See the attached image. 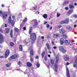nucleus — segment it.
<instances>
[{
  "label": "nucleus",
  "mask_w": 77,
  "mask_h": 77,
  "mask_svg": "<svg viewBox=\"0 0 77 77\" xmlns=\"http://www.w3.org/2000/svg\"><path fill=\"white\" fill-rule=\"evenodd\" d=\"M32 27H30L29 29V34L31 35L30 39L31 40L32 44H33V43H34V42H35V41L36 40V35L35 33H32L31 34V32H32Z\"/></svg>",
  "instance_id": "1"
},
{
  "label": "nucleus",
  "mask_w": 77,
  "mask_h": 77,
  "mask_svg": "<svg viewBox=\"0 0 77 77\" xmlns=\"http://www.w3.org/2000/svg\"><path fill=\"white\" fill-rule=\"evenodd\" d=\"M59 57H57L56 58V61L54 65V69L55 71L56 72L57 71V68L58 67V64H57V62H58V60H59Z\"/></svg>",
  "instance_id": "2"
},
{
  "label": "nucleus",
  "mask_w": 77,
  "mask_h": 77,
  "mask_svg": "<svg viewBox=\"0 0 77 77\" xmlns=\"http://www.w3.org/2000/svg\"><path fill=\"white\" fill-rule=\"evenodd\" d=\"M8 22L9 23H11L12 26H14L15 24V22L14 21V20H13L12 21V18L11 16H9L8 19Z\"/></svg>",
  "instance_id": "3"
},
{
  "label": "nucleus",
  "mask_w": 77,
  "mask_h": 77,
  "mask_svg": "<svg viewBox=\"0 0 77 77\" xmlns=\"http://www.w3.org/2000/svg\"><path fill=\"white\" fill-rule=\"evenodd\" d=\"M59 48L60 51L62 52L63 53H65L66 52V50L64 49V48L62 46H60L59 47Z\"/></svg>",
  "instance_id": "4"
},
{
  "label": "nucleus",
  "mask_w": 77,
  "mask_h": 77,
  "mask_svg": "<svg viewBox=\"0 0 77 77\" xmlns=\"http://www.w3.org/2000/svg\"><path fill=\"white\" fill-rule=\"evenodd\" d=\"M30 61L31 62H33V59H32V57H33V49H32L30 50Z\"/></svg>",
  "instance_id": "5"
},
{
  "label": "nucleus",
  "mask_w": 77,
  "mask_h": 77,
  "mask_svg": "<svg viewBox=\"0 0 77 77\" xmlns=\"http://www.w3.org/2000/svg\"><path fill=\"white\" fill-rule=\"evenodd\" d=\"M18 57V55L17 54H14L12 55L11 57L9 58V60H11L13 59H15Z\"/></svg>",
  "instance_id": "6"
},
{
  "label": "nucleus",
  "mask_w": 77,
  "mask_h": 77,
  "mask_svg": "<svg viewBox=\"0 0 77 77\" xmlns=\"http://www.w3.org/2000/svg\"><path fill=\"white\" fill-rule=\"evenodd\" d=\"M0 14H2L3 19H4V18H6L8 17V14L5 13H3V12L1 11H0Z\"/></svg>",
  "instance_id": "7"
},
{
  "label": "nucleus",
  "mask_w": 77,
  "mask_h": 77,
  "mask_svg": "<svg viewBox=\"0 0 77 77\" xmlns=\"http://www.w3.org/2000/svg\"><path fill=\"white\" fill-rule=\"evenodd\" d=\"M4 38L2 34H0V44L3 43V41H4Z\"/></svg>",
  "instance_id": "8"
},
{
  "label": "nucleus",
  "mask_w": 77,
  "mask_h": 77,
  "mask_svg": "<svg viewBox=\"0 0 77 77\" xmlns=\"http://www.w3.org/2000/svg\"><path fill=\"white\" fill-rule=\"evenodd\" d=\"M75 58L76 59L75 61V63L73 64V66L75 67V68H76L77 66V56H76L75 57Z\"/></svg>",
  "instance_id": "9"
},
{
  "label": "nucleus",
  "mask_w": 77,
  "mask_h": 77,
  "mask_svg": "<svg viewBox=\"0 0 77 77\" xmlns=\"http://www.w3.org/2000/svg\"><path fill=\"white\" fill-rule=\"evenodd\" d=\"M64 60H65V61H68L69 60V57H68V56L66 55H65L64 56H63Z\"/></svg>",
  "instance_id": "10"
},
{
  "label": "nucleus",
  "mask_w": 77,
  "mask_h": 77,
  "mask_svg": "<svg viewBox=\"0 0 77 77\" xmlns=\"http://www.w3.org/2000/svg\"><path fill=\"white\" fill-rule=\"evenodd\" d=\"M10 54V51L9 50H7L5 52V58H7V57H8V56Z\"/></svg>",
  "instance_id": "11"
},
{
  "label": "nucleus",
  "mask_w": 77,
  "mask_h": 77,
  "mask_svg": "<svg viewBox=\"0 0 77 77\" xmlns=\"http://www.w3.org/2000/svg\"><path fill=\"white\" fill-rule=\"evenodd\" d=\"M32 23H34V26H37V24H38V21L37 20H33L32 21Z\"/></svg>",
  "instance_id": "12"
},
{
  "label": "nucleus",
  "mask_w": 77,
  "mask_h": 77,
  "mask_svg": "<svg viewBox=\"0 0 77 77\" xmlns=\"http://www.w3.org/2000/svg\"><path fill=\"white\" fill-rule=\"evenodd\" d=\"M66 77H70V75L69 74V70L68 68L66 69Z\"/></svg>",
  "instance_id": "13"
},
{
  "label": "nucleus",
  "mask_w": 77,
  "mask_h": 77,
  "mask_svg": "<svg viewBox=\"0 0 77 77\" xmlns=\"http://www.w3.org/2000/svg\"><path fill=\"white\" fill-rule=\"evenodd\" d=\"M59 31V33H61V34H63V33H64L65 32V30L63 29H60Z\"/></svg>",
  "instance_id": "14"
},
{
  "label": "nucleus",
  "mask_w": 77,
  "mask_h": 77,
  "mask_svg": "<svg viewBox=\"0 0 77 77\" xmlns=\"http://www.w3.org/2000/svg\"><path fill=\"white\" fill-rule=\"evenodd\" d=\"M72 11H73V10H70L68 12L67 14V16H69L70 14H72Z\"/></svg>",
  "instance_id": "15"
},
{
  "label": "nucleus",
  "mask_w": 77,
  "mask_h": 77,
  "mask_svg": "<svg viewBox=\"0 0 77 77\" xmlns=\"http://www.w3.org/2000/svg\"><path fill=\"white\" fill-rule=\"evenodd\" d=\"M66 29H67L68 30H69V31H71V30H72V28H71L70 26H68L66 27Z\"/></svg>",
  "instance_id": "16"
},
{
  "label": "nucleus",
  "mask_w": 77,
  "mask_h": 77,
  "mask_svg": "<svg viewBox=\"0 0 77 77\" xmlns=\"http://www.w3.org/2000/svg\"><path fill=\"white\" fill-rule=\"evenodd\" d=\"M59 36V35H57V34H54L53 35V37L54 38H58Z\"/></svg>",
  "instance_id": "17"
},
{
  "label": "nucleus",
  "mask_w": 77,
  "mask_h": 77,
  "mask_svg": "<svg viewBox=\"0 0 77 77\" xmlns=\"http://www.w3.org/2000/svg\"><path fill=\"white\" fill-rule=\"evenodd\" d=\"M64 42V39L63 38H61L60 39V43L61 45L63 44V43Z\"/></svg>",
  "instance_id": "18"
},
{
  "label": "nucleus",
  "mask_w": 77,
  "mask_h": 77,
  "mask_svg": "<svg viewBox=\"0 0 77 77\" xmlns=\"http://www.w3.org/2000/svg\"><path fill=\"white\" fill-rule=\"evenodd\" d=\"M48 16V15H47V14H45L43 15V17L45 18V19H46L47 18V17Z\"/></svg>",
  "instance_id": "19"
},
{
  "label": "nucleus",
  "mask_w": 77,
  "mask_h": 77,
  "mask_svg": "<svg viewBox=\"0 0 77 77\" xmlns=\"http://www.w3.org/2000/svg\"><path fill=\"white\" fill-rule=\"evenodd\" d=\"M26 65L28 66H29V67H30V66H32V63H30L29 62H28L27 63Z\"/></svg>",
  "instance_id": "20"
},
{
  "label": "nucleus",
  "mask_w": 77,
  "mask_h": 77,
  "mask_svg": "<svg viewBox=\"0 0 77 77\" xmlns=\"http://www.w3.org/2000/svg\"><path fill=\"white\" fill-rule=\"evenodd\" d=\"M5 31L6 33H9V29L8 28L5 29Z\"/></svg>",
  "instance_id": "21"
},
{
  "label": "nucleus",
  "mask_w": 77,
  "mask_h": 77,
  "mask_svg": "<svg viewBox=\"0 0 77 77\" xmlns=\"http://www.w3.org/2000/svg\"><path fill=\"white\" fill-rule=\"evenodd\" d=\"M46 45H47V47L48 48V50H50V45H49V44H48L47 43L46 44Z\"/></svg>",
  "instance_id": "22"
},
{
  "label": "nucleus",
  "mask_w": 77,
  "mask_h": 77,
  "mask_svg": "<svg viewBox=\"0 0 77 77\" xmlns=\"http://www.w3.org/2000/svg\"><path fill=\"white\" fill-rule=\"evenodd\" d=\"M69 8L70 9H74V8H75V7H74V6L72 5H69Z\"/></svg>",
  "instance_id": "23"
},
{
  "label": "nucleus",
  "mask_w": 77,
  "mask_h": 77,
  "mask_svg": "<svg viewBox=\"0 0 77 77\" xmlns=\"http://www.w3.org/2000/svg\"><path fill=\"white\" fill-rule=\"evenodd\" d=\"M19 50L20 51H22L23 50V47L21 45H20L19 46Z\"/></svg>",
  "instance_id": "24"
},
{
  "label": "nucleus",
  "mask_w": 77,
  "mask_h": 77,
  "mask_svg": "<svg viewBox=\"0 0 77 77\" xmlns=\"http://www.w3.org/2000/svg\"><path fill=\"white\" fill-rule=\"evenodd\" d=\"M61 26H60V25L58 26H56L54 28V29H57V28H58V29H60V28H61Z\"/></svg>",
  "instance_id": "25"
},
{
  "label": "nucleus",
  "mask_w": 77,
  "mask_h": 77,
  "mask_svg": "<svg viewBox=\"0 0 77 77\" xmlns=\"http://www.w3.org/2000/svg\"><path fill=\"white\" fill-rule=\"evenodd\" d=\"M64 24H67V23H68V22H69V20H64Z\"/></svg>",
  "instance_id": "26"
},
{
  "label": "nucleus",
  "mask_w": 77,
  "mask_h": 77,
  "mask_svg": "<svg viewBox=\"0 0 77 77\" xmlns=\"http://www.w3.org/2000/svg\"><path fill=\"white\" fill-rule=\"evenodd\" d=\"M65 43L66 44V45H68L69 44V42H68V41L67 40H66L65 41Z\"/></svg>",
  "instance_id": "27"
},
{
  "label": "nucleus",
  "mask_w": 77,
  "mask_h": 77,
  "mask_svg": "<svg viewBox=\"0 0 77 77\" xmlns=\"http://www.w3.org/2000/svg\"><path fill=\"white\" fill-rule=\"evenodd\" d=\"M51 64H54V60H51Z\"/></svg>",
  "instance_id": "28"
},
{
  "label": "nucleus",
  "mask_w": 77,
  "mask_h": 77,
  "mask_svg": "<svg viewBox=\"0 0 77 77\" xmlns=\"http://www.w3.org/2000/svg\"><path fill=\"white\" fill-rule=\"evenodd\" d=\"M68 3H69V2L66 1L64 2V4H63V5H67V4H68Z\"/></svg>",
  "instance_id": "29"
},
{
  "label": "nucleus",
  "mask_w": 77,
  "mask_h": 77,
  "mask_svg": "<svg viewBox=\"0 0 77 77\" xmlns=\"http://www.w3.org/2000/svg\"><path fill=\"white\" fill-rule=\"evenodd\" d=\"M27 19L26 18H25L24 20H23V23H25V22H26V21H27Z\"/></svg>",
  "instance_id": "30"
},
{
  "label": "nucleus",
  "mask_w": 77,
  "mask_h": 77,
  "mask_svg": "<svg viewBox=\"0 0 77 77\" xmlns=\"http://www.w3.org/2000/svg\"><path fill=\"white\" fill-rule=\"evenodd\" d=\"M15 31L16 32H18L19 31L18 29H17V28H15L14 29Z\"/></svg>",
  "instance_id": "31"
},
{
  "label": "nucleus",
  "mask_w": 77,
  "mask_h": 77,
  "mask_svg": "<svg viewBox=\"0 0 77 77\" xmlns=\"http://www.w3.org/2000/svg\"><path fill=\"white\" fill-rule=\"evenodd\" d=\"M62 36H63V38H64V39H66L67 38V36L66 35H63Z\"/></svg>",
  "instance_id": "32"
},
{
  "label": "nucleus",
  "mask_w": 77,
  "mask_h": 77,
  "mask_svg": "<svg viewBox=\"0 0 77 77\" xmlns=\"http://www.w3.org/2000/svg\"><path fill=\"white\" fill-rule=\"evenodd\" d=\"M45 54V52H44L42 53V58H43L44 57Z\"/></svg>",
  "instance_id": "33"
},
{
  "label": "nucleus",
  "mask_w": 77,
  "mask_h": 77,
  "mask_svg": "<svg viewBox=\"0 0 77 77\" xmlns=\"http://www.w3.org/2000/svg\"><path fill=\"white\" fill-rule=\"evenodd\" d=\"M11 65V64L8 63L6 65V66L7 67H9Z\"/></svg>",
  "instance_id": "34"
},
{
  "label": "nucleus",
  "mask_w": 77,
  "mask_h": 77,
  "mask_svg": "<svg viewBox=\"0 0 77 77\" xmlns=\"http://www.w3.org/2000/svg\"><path fill=\"white\" fill-rule=\"evenodd\" d=\"M69 44L70 45H72V41H70L69 42Z\"/></svg>",
  "instance_id": "35"
},
{
  "label": "nucleus",
  "mask_w": 77,
  "mask_h": 77,
  "mask_svg": "<svg viewBox=\"0 0 77 77\" xmlns=\"http://www.w3.org/2000/svg\"><path fill=\"white\" fill-rule=\"evenodd\" d=\"M36 65L37 68H39L40 66V64L39 63H38L36 64Z\"/></svg>",
  "instance_id": "36"
},
{
  "label": "nucleus",
  "mask_w": 77,
  "mask_h": 77,
  "mask_svg": "<svg viewBox=\"0 0 77 77\" xmlns=\"http://www.w3.org/2000/svg\"><path fill=\"white\" fill-rule=\"evenodd\" d=\"M10 44L11 46H14V44L13 42H11L10 43Z\"/></svg>",
  "instance_id": "37"
},
{
  "label": "nucleus",
  "mask_w": 77,
  "mask_h": 77,
  "mask_svg": "<svg viewBox=\"0 0 77 77\" xmlns=\"http://www.w3.org/2000/svg\"><path fill=\"white\" fill-rule=\"evenodd\" d=\"M60 24H65L64 23V21H61L60 22Z\"/></svg>",
  "instance_id": "38"
},
{
  "label": "nucleus",
  "mask_w": 77,
  "mask_h": 77,
  "mask_svg": "<svg viewBox=\"0 0 77 77\" xmlns=\"http://www.w3.org/2000/svg\"><path fill=\"white\" fill-rule=\"evenodd\" d=\"M51 44L53 45H54V42L53 41V40H51Z\"/></svg>",
  "instance_id": "39"
},
{
  "label": "nucleus",
  "mask_w": 77,
  "mask_h": 77,
  "mask_svg": "<svg viewBox=\"0 0 77 77\" xmlns=\"http://www.w3.org/2000/svg\"><path fill=\"white\" fill-rule=\"evenodd\" d=\"M60 13H57V17H59V16H60Z\"/></svg>",
  "instance_id": "40"
},
{
  "label": "nucleus",
  "mask_w": 77,
  "mask_h": 77,
  "mask_svg": "<svg viewBox=\"0 0 77 77\" xmlns=\"http://www.w3.org/2000/svg\"><path fill=\"white\" fill-rule=\"evenodd\" d=\"M45 60L46 61H47V57L46 56V57H45Z\"/></svg>",
  "instance_id": "41"
},
{
  "label": "nucleus",
  "mask_w": 77,
  "mask_h": 77,
  "mask_svg": "<svg viewBox=\"0 0 77 77\" xmlns=\"http://www.w3.org/2000/svg\"><path fill=\"white\" fill-rule=\"evenodd\" d=\"M74 17H75V18H77V15L76 14H75L74 15Z\"/></svg>",
  "instance_id": "42"
},
{
  "label": "nucleus",
  "mask_w": 77,
  "mask_h": 77,
  "mask_svg": "<svg viewBox=\"0 0 77 77\" xmlns=\"http://www.w3.org/2000/svg\"><path fill=\"white\" fill-rule=\"evenodd\" d=\"M49 26H50L49 25H48V24H47V25H46V27L48 28V27H49Z\"/></svg>",
  "instance_id": "43"
},
{
  "label": "nucleus",
  "mask_w": 77,
  "mask_h": 77,
  "mask_svg": "<svg viewBox=\"0 0 77 77\" xmlns=\"http://www.w3.org/2000/svg\"><path fill=\"white\" fill-rule=\"evenodd\" d=\"M13 32V30H11V32H10V34H12Z\"/></svg>",
  "instance_id": "44"
},
{
  "label": "nucleus",
  "mask_w": 77,
  "mask_h": 77,
  "mask_svg": "<svg viewBox=\"0 0 77 77\" xmlns=\"http://www.w3.org/2000/svg\"><path fill=\"white\" fill-rule=\"evenodd\" d=\"M53 48H54V49H56V48H57V47H56V46H54V47H53Z\"/></svg>",
  "instance_id": "45"
},
{
  "label": "nucleus",
  "mask_w": 77,
  "mask_h": 77,
  "mask_svg": "<svg viewBox=\"0 0 77 77\" xmlns=\"http://www.w3.org/2000/svg\"><path fill=\"white\" fill-rule=\"evenodd\" d=\"M2 7V8H4L5 7V6L4 5L2 4L1 5Z\"/></svg>",
  "instance_id": "46"
},
{
  "label": "nucleus",
  "mask_w": 77,
  "mask_h": 77,
  "mask_svg": "<svg viewBox=\"0 0 77 77\" xmlns=\"http://www.w3.org/2000/svg\"><path fill=\"white\" fill-rule=\"evenodd\" d=\"M23 30H26V27H24L23 28Z\"/></svg>",
  "instance_id": "47"
},
{
  "label": "nucleus",
  "mask_w": 77,
  "mask_h": 77,
  "mask_svg": "<svg viewBox=\"0 0 77 77\" xmlns=\"http://www.w3.org/2000/svg\"><path fill=\"white\" fill-rule=\"evenodd\" d=\"M37 9V8H36V7H33V9H34V10H35V9Z\"/></svg>",
  "instance_id": "48"
},
{
  "label": "nucleus",
  "mask_w": 77,
  "mask_h": 77,
  "mask_svg": "<svg viewBox=\"0 0 77 77\" xmlns=\"http://www.w3.org/2000/svg\"><path fill=\"white\" fill-rule=\"evenodd\" d=\"M65 9H66V10H68V7H66L65 8Z\"/></svg>",
  "instance_id": "49"
},
{
  "label": "nucleus",
  "mask_w": 77,
  "mask_h": 77,
  "mask_svg": "<svg viewBox=\"0 0 77 77\" xmlns=\"http://www.w3.org/2000/svg\"><path fill=\"white\" fill-rule=\"evenodd\" d=\"M10 36L11 38H12L13 36V35H12V34H10Z\"/></svg>",
  "instance_id": "50"
},
{
  "label": "nucleus",
  "mask_w": 77,
  "mask_h": 77,
  "mask_svg": "<svg viewBox=\"0 0 77 77\" xmlns=\"http://www.w3.org/2000/svg\"><path fill=\"white\" fill-rule=\"evenodd\" d=\"M12 18H13V19H15V16H13L12 17Z\"/></svg>",
  "instance_id": "51"
},
{
  "label": "nucleus",
  "mask_w": 77,
  "mask_h": 77,
  "mask_svg": "<svg viewBox=\"0 0 77 77\" xmlns=\"http://www.w3.org/2000/svg\"><path fill=\"white\" fill-rule=\"evenodd\" d=\"M38 57H38V56H36L35 57V59H38Z\"/></svg>",
  "instance_id": "52"
},
{
  "label": "nucleus",
  "mask_w": 77,
  "mask_h": 77,
  "mask_svg": "<svg viewBox=\"0 0 77 77\" xmlns=\"http://www.w3.org/2000/svg\"><path fill=\"white\" fill-rule=\"evenodd\" d=\"M21 64V62L19 61L18 63V65H20Z\"/></svg>",
  "instance_id": "53"
},
{
  "label": "nucleus",
  "mask_w": 77,
  "mask_h": 77,
  "mask_svg": "<svg viewBox=\"0 0 77 77\" xmlns=\"http://www.w3.org/2000/svg\"><path fill=\"white\" fill-rule=\"evenodd\" d=\"M0 48H3V46L2 45H0Z\"/></svg>",
  "instance_id": "54"
},
{
  "label": "nucleus",
  "mask_w": 77,
  "mask_h": 77,
  "mask_svg": "<svg viewBox=\"0 0 77 77\" xmlns=\"http://www.w3.org/2000/svg\"><path fill=\"white\" fill-rule=\"evenodd\" d=\"M36 14H39V11H37L36 13Z\"/></svg>",
  "instance_id": "55"
},
{
  "label": "nucleus",
  "mask_w": 77,
  "mask_h": 77,
  "mask_svg": "<svg viewBox=\"0 0 77 77\" xmlns=\"http://www.w3.org/2000/svg\"><path fill=\"white\" fill-rule=\"evenodd\" d=\"M50 23L51 24H53V22L52 21H50Z\"/></svg>",
  "instance_id": "56"
},
{
  "label": "nucleus",
  "mask_w": 77,
  "mask_h": 77,
  "mask_svg": "<svg viewBox=\"0 0 77 77\" xmlns=\"http://www.w3.org/2000/svg\"><path fill=\"white\" fill-rule=\"evenodd\" d=\"M23 28V26L22 25H21L20 26V28Z\"/></svg>",
  "instance_id": "57"
},
{
  "label": "nucleus",
  "mask_w": 77,
  "mask_h": 77,
  "mask_svg": "<svg viewBox=\"0 0 77 77\" xmlns=\"http://www.w3.org/2000/svg\"><path fill=\"white\" fill-rule=\"evenodd\" d=\"M66 65H69V63H68V62H67Z\"/></svg>",
  "instance_id": "58"
},
{
  "label": "nucleus",
  "mask_w": 77,
  "mask_h": 77,
  "mask_svg": "<svg viewBox=\"0 0 77 77\" xmlns=\"http://www.w3.org/2000/svg\"><path fill=\"white\" fill-rule=\"evenodd\" d=\"M0 58H3V56H1L0 57Z\"/></svg>",
  "instance_id": "59"
},
{
  "label": "nucleus",
  "mask_w": 77,
  "mask_h": 77,
  "mask_svg": "<svg viewBox=\"0 0 77 77\" xmlns=\"http://www.w3.org/2000/svg\"><path fill=\"white\" fill-rule=\"evenodd\" d=\"M42 39H44V36H42L41 37Z\"/></svg>",
  "instance_id": "60"
},
{
  "label": "nucleus",
  "mask_w": 77,
  "mask_h": 77,
  "mask_svg": "<svg viewBox=\"0 0 77 77\" xmlns=\"http://www.w3.org/2000/svg\"><path fill=\"white\" fill-rule=\"evenodd\" d=\"M47 22H46L44 24L45 25V24H47Z\"/></svg>",
  "instance_id": "61"
},
{
  "label": "nucleus",
  "mask_w": 77,
  "mask_h": 77,
  "mask_svg": "<svg viewBox=\"0 0 77 77\" xmlns=\"http://www.w3.org/2000/svg\"><path fill=\"white\" fill-rule=\"evenodd\" d=\"M76 5H77V3H75V6H76Z\"/></svg>",
  "instance_id": "62"
},
{
  "label": "nucleus",
  "mask_w": 77,
  "mask_h": 77,
  "mask_svg": "<svg viewBox=\"0 0 77 77\" xmlns=\"http://www.w3.org/2000/svg\"><path fill=\"white\" fill-rule=\"evenodd\" d=\"M0 32H3V30L2 29H0Z\"/></svg>",
  "instance_id": "63"
},
{
  "label": "nucleus",
  "mask_w": 77,
  "mask_h": 77,
  "mask_svg": "<svg viewBox=\"0 0 77 77\" xmlns=\"http://www.w3.org/2000/svg\"><path fill=\"white\" fill-rule=\"evenodd\" d=\"M17 71H20V69H17Z\"/></svg>",
  "instance_id": "64"
}]
</instances>
